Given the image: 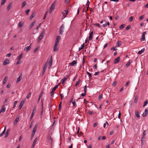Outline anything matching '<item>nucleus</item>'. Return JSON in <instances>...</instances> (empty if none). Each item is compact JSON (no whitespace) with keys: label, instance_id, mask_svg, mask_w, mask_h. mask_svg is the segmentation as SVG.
<instances>
[{"label":"nucleus","instance_id":"f257e3e1","mask_svg":"<svg viewBox=\"0 0 148 148\" xmlns=\"http://www.w3.org/2000/svg\"><path fill=\"white\" fill-rule=\"evenodd\" d=\"M38 124L37 123L35 125L33 131H32L31 136V139L32 140L33 137H34L37 128H38Z\"/></svg>","mask_w":148,"mask_h":148},{"label":"nucleus","instance_id":"f03ea898","mask_svg":"<svg viewBox=\"0 0 148 148\" xmlns=\"http://www.w3.org/2000/svg\"><path fill=\"white\" fill-rule=\"evenodd\" d=\"M36 107H34V108L32 111V112L31 116L30 118V120H31L32 119V118L33 117V116L34 115V114L36 113Z\"/></svg>","mask_w":148,"mask_h":148},{"label":"nucleus","instance_id":"7ed1b4c3","mask_svg":"<svg viewBox=\"0 0 148 148\" xmlns=\"http://www.w3.org/2000/svg\"><path fill=\"white\" fill-rule=\"evenodd\" d=\"M148 113V108H147L145 109V112L143 113L142 115L143 117H145L146 116Z\"/></svg>","mask_w":148,"mask_h":148},{"label":"nucleus","instance_id":"20e7f679","mask_svg":"<svg viewBox=\"0 0 148 148\" xmlns=\"http://www.w3.org/2000/svg\"><path fill=\"white\" fill-rule=\"evenodd\" d=\"M19 118H20V116L19 115H18L16 116V118L15 119V120H14V125H16L17 124V122L19 121Z\"/></svg>","mask_w":148,"mask_h":148},{"label":"nucleus","instance_id":"39448f33","mask_svg":"<svg viewBox=\"0 0 148 148\" xmlns=\"http://www.w3.org/2000/svg\"><path fill=\"white\" fill-rule=\"evenodd\" d=\"M47 62L44 65V66L43 67V69L42 70V73H43V74L44 73L45 71V70L47 68Z\"/></svg>","mask_w":148,"mask_h":148},{"label":"nucleus","instance_id":"423d86ee","mask_svg":"<svg viewBox=\"0 0 148 148\" xmlns=\"http://www.w3.org/2000/svg\"><path fill=\"white\" fill-rule=\"evenodd\" d=\"M24 103H25V101H21V103L19 104V106L18 107V108H19V110H20L21 108L24 105Z\"/></svg>","mask_w":148,"mask_h":148},{"label":"nucleus","instance_id":"0eeeda50","mask_svg":"<svg viewBox=\"0 0 148 148\" xmlns=\"http://www.w3.org/2000/svg\"><path fill=\"white\" fill-rule=\"evenodd\" d=\"M135 115L136 117L137 118H140V116L139 114V111L138 110H136L135 111Z\"/></svg>","mask_w":148,"mask_h":148},{"label":"nucleus","instance_id":"6e6552de","mask_svg":"<svg viewBox=\"0 0 148 148\" xmlns=\"http://www.w3.org/2000/svg\"><path fill=\"white\" fill-rule=\"evenodd\" d=\"M10 129H8V130H7L5 134V138H6L7 137L9 132H10Z\"/></svg>","mask_w":148,"mask_h":148},{"label":"nucleus","instance_id":"1a4fd4ad","mask_svg":"<svg viewBox=\"0 0 148 148\" xmlns=\"http://www.w3.org/2000/svg\"><path fill=\"white\" fill-rule=\"evenodd\" d=\"M52 63V56H51V58L50 59V60H49V68H50V67L51 66Z\"/></svg>","mask_w":148,"mask_h":148},{"label":"nucleus","instance_id":"9d476101","mask_svg":"<svg viewBox=\"0 0 148 148\" xmlns=\"http://www.w3.org/2000/svg\"><path fill=\"white\" fill-rule=\"evenodd\" d=\"M77 64V61L76 60H73L71 63H70L69 65L72 66H74Z\"/></svg>","mask_w":148,"mask_h":148},{"label":"nucleus","instance_id":"9b49d317","mask_svg":"<svg viewBox=\"0 0 148 148\" xmlns=\"http://www.w3.org/2000/svg\"><path fill=\"white\" fill-rule=\"evenodd\" d=\"M120 57H119L116 59H115L114 61V64H116L118 62H119L120 61Z\"/></svg>","mask_w":148,"mask_h":148},{"label":"nucleus","instance_id":"f8f14e48","mask_svg":"<svg viewBox=\"0 0 148 148\" xmlns=\"http://www.w3.org/2000/svg\"><path fill=\"white\" fill-rule=\"evenodd\" d=\"M9 60L7 59H6L5 61H4L3 63V64L4 65H5L8 64H9Z\"/></svg>","mask_w":148,"mask_h":148},{"label":"nucleus","instance_id":"ddd939ff","mask_svg":"<svg viewBox=\"0 0 148 148\" xmlns=\"http://www.w3.org/2000/svg\"><path fill=\"white\" fill-rule=\"evenodd\" d=\"M36 22L35 21H33L29 26V29H31L34 26Z\"/></svg>","mask_w":148,"mask_h":148},{"label":"nucleus","instance_id":"4468645a","mask_svg":"<svg viewBox=\"0 0 148 148\" xmlns=\"http://www.w3.org/2000/svg\"><path fill=\"white\" fill-rule=\"evenodd\" d=\"M12 6V3L11 2L8 5V6L7 7V10L8 11L9 10H10V9L11 8Z\"/></svg>","mask_w":148,"mask_h":148},{"label":"nucleus","instance_id":"2eb2a0df","mask_svg":"<svg viewBox=\"0 0 148 148\" xmlns=\"http://www.w3.org/2000/svg\"><path fill=\"white\" fill-rule=\"evenodd\" d=\"M67 77H65L62 79L61 81L62 82V83L63 84H64L65 81L66 80Z\"/></svg>","mask_w":148,"mask_h":148},{"label":"nucleus","instance_id":"dca6fc26","mask_svg":"<svg viewBox=\"0 0 148 148\" xmlns=\"http://www.w3.org/2000/svg\"><path fill=\"white\" fill-rule=\"evenodd\" d=\"M31 45H30L28 47H25L24 49V50L25 51L27 52L30 50V47Z\"/></svg>","mask_w":148,"mask_h":148},{"label":"nucleus","instance_id":"f3484780","mask_svg":"<svg viewBox=\"0 0 148 148\" xmlns=\"http://www.w3.org/2000/svg\"><path fill=\"white\" fill-rule=\"evenodd\" d=\"M55 6V2L53 3L51 5L50 7V9L51 10H53L54 9V7Z\"/></svg>","mask_w":148,"mask_h":148},{"label":"nucleus","instance_id":"a211bd4d","mask_svg":"<svg viewBox=\"0 0 148 148\" xmlns=\"http://www.w3.org/2000/svg\"><path fill=\"white\" fill-rule=\"evenodd\" d=\"M24 23L22 22H20L18 25V27L19 28H21L23 25Z\"/></svg>","mask_w":148,"mask_h":148},{"label":"nucleus","instance_id":"6ab92c4d","mask_svg":"<svg viewBox=\"0 0 148 148\" xmlns=\"http://www.w3.org/2000/svg\"><path fill=\"white\" fill-rule=\"evenodd\" d=\"M61 37L60 36H57V37L56 38V41L57 42H58L59 43L60 40L61 39Z\"/></svg>","mask_w":148,"mask_h":148},{"label":"nucleus","instance_id":"aec40b11","mask_svg":"<svg viewBox=\"0 0 148 148\" xmlns=\"http://www.w3.org/2000/svg\"><path fill=\"white\" fill-rule=\"evenodd\" d=\"M5 108L4 107V105H3L2 106L1 109V111L2 112H4L5 111Z\"/></svg>","mask_w":148,"mask_h":148},{"label":"nucleus","instance_id":"412c9836","mask_svg":"<svg viewBox=\"0 0 148 148\" xmlns=\"http://www.w3.org/2000/svg\"><path fill=\"white\" fill-rule=\"evenodd\" d=\"M43 94V92L42 91L41 92L40 94V95L39 96V97H38V103L39 102L40 99V98L41 97V96H42V95Z\"/></svg>","mask_w":148,"mask_h":148},{"label":"nucleus","instance_id":"4be33fe9","mask_svg":"<svg viewBox=\"0 0 148 148\" xmlns=\"http://www.w3.org/2000/svg\"><path fill=\"white\" fill-rule=\"evenodd\" d=\"M27 4L26 1H24L22 3L21 5V7L22 8H23Z\"/></svg>","mask_w":148,"mask_h":148},{"label":"nucleus","instance_id":"5701e85b","mask_svg":"<svg viewBox=\"0 0 148 148\" xmlns=\"http://www.w3.org/2000/svg\"><path fill=\"white\" fill-rule=\"evenodd\" d=\"M35 15V12H33L32 14L30 15L29 17L30 19H32L33 18H34Z\"/></svg>","mask_w":148,"mask_h":148},{"label":"nucleus","instance_id":"b1692460","mask_svg":"<svg viewBox=\"0 0 148 148\" xmlns=\"http://www.w3.org/2000/svg\"><path fill=\"white\" fill-rule=\"evenodd\" d=\"M22 76V74H21L19 77L17 78V80L16 81V83H18V82H19L21 80V78Z\"/></svg>","mask_w":148,"mask_h":148},{"label":"nucleus","instance_id":"393cba45","mask_svg":"<svg viewBox=\"0 0 148 148\" xmlns=\"http://www.w3.org/2000/svg\"><path fill=\"white\" fill-rule=\"evenodd\" d=\"M8 79V77H4L3 81V84H5L7 82Z\"/></svg>","mask_w":148,"mask_h":148},{"label":"nucleus","instance_id":"a878e982","mask_svg":"<svg viewBox=\"0 0 148 148\" xmlns=\"http://www.w3.org/2000/svg\"><path fill=\"white\" fill-rule=\"evenodd\" d=\"M138 97L137 95H136V96L134 100V102L135 103H136L138 101Z\"/></svg>","mask_w":148,"mask_h":148},{"label":"nucleus","instance_id":"bb28decb","mask_svg":"<svg viewBox=\"0 0 148 148\" xmlns=\"http://www.w3.org/2000/svg\"><path fill=\"white\" fill-rule=\"evenodd\" d=\"M145 39V36L144 35H142V37L140 38V41H144Z\"/></svg>","mask_w":148,"mask_h":148},{"label":"nucleus","instance_id":"cd10ccee","mask_svg":"<svg viewBox=\"0 0 148 148\" xmlns=\"http://www.w3.org/2000/svg\"><path fill=\"white\" fill-rule=\"evenodd\" d=\"M22 55L23 53H22L21 54H20L18 57L17 58V60H20L22 57Z\"/></svg>","mask_w":148,"mask_h":148},{"label":"nucleus","instance_id":"c85d7f7f","mask_svg":"<svg viewBox=\"0 0 148 148\" xmlns=\"http://www.w3.org/2000/svg\"><path fill=\"white\" fill-rule=\"evenodd\" d=\"M148 103V100H146L144 103V105L143 106V107L146 106Z\"/></svg>","mask_w":148,"mask_h":148},{"label":"nucleus","instance_id":"c756f323","mask_svg":"<svg viewBox=\"0 0 148 148\" xmlns=\"http://www.w3.org/2000/svg\"><path fill=\"white\" fill-rule=\"evenodd\" d=\"M86 73L88 75L89 79H92V76L91 74H90L89 72H87Z\"/></svg>","mask_w":148,"mask_h":148},{"label":"nucleus","instance_id":"7c9ffc66","mask_svg":"<svg viewBox=\"0 0 148 148\" xmlns=\"http://www.w3.org/2000/svg\"><path fill=\"white\" fill-rule=\"evenodd\" d=\"M45 34V31L44 30L40 34V36H41V37H43L44 36V34Z\"/></svg>","mask_w":148,"mask_h":148},{"label":"nucleus","instance_id":"2f4dec72","mask_svg":"<svg viewBox=\"0 0 148 148\" xmlns=\"http://www.w3.org/2000/svg\"><path fill=\"white\" fill-rule=\"evenodd\" d=\"M132 62V61L130 60L126 64V66L127 67H128Z\"/></svg>","mask_w":148,"mask_h":148},{"label":"nucleus","instance_id":"473e14b6","mask_svg":"<svg viewBox=\"0 0 148 148\" xmlns=\"http://www.w3.org/2000/svg\"><path fill=\"white\" fill-rule=\"evenodd\" d=\"M125 25L124 24H123L121 25L119 27L120 29H123L125 27Z\"/></svg>","mask_w":148,"mask_h":148},{"label":"nucleus","instance_id":"72a5a7b5","mask_svg":"<svg viewBox=\"0 0 148 148\" xmlns=\"http://www.w3.org/2000/svg\"><path fill=\"white\" fill-rule=\"evenodd\" d=\"M58 50V48L57 47V46H54L53 47V51L54 52L56 51H57Z\"/></svg>","mask_w":148,"mask_h":148},{"label":"nucleus","instance_id":"f704fd0d","mask_svg":"<svg viewBox=\"0 0 148 148\" xmlns=\"http://www.w3.org/2000/svg\"><path fill=\"white\" fill-rule=\"evenodd\" d=\"M59 85V84L57 85L54 87L52 89V90H53V91H55L56 90V88L58 87Z\"/></svg>","mask_w":148,"mask_h":148},{"label":"nucleus","instance_id":"c9c22d12","mask_svg":"<svg viewBox=\"0 0 148 148\" xmlns=\"http://www.w3.org/2000/svg\"><path fill=\"white\" fill-rule=\"evenodd\" d=\"M81 47H80L79 48V51H80L82 49H83V48H84V44H83L82 45H81Z\"/></svg>","mask_w":148,"mask_h":148},{"label":"nucleus","instance_id":"e433bc0d","mask_svg":"<svg viewBox=\"0 0 148 148\" xmlns=\"http://www.w3.org/2000/svg\"><path fill=\"white\" fill-rule=\"evenodd\" d=\"M145 50V49L143 48L141 50L139 51L138 52V53L139 54H141Z\"/></svg>","mask_w":148,"mask_h":148},{"label":"nucleus","instance_id":"4c0bfd02","mask_svg":"<svg viewBox=\"0 0 148 148\" xmlns=\"http://www.w3.org/2000/svg\"><path fill=\"white\" fill-rule=\"evenodd\" d=\"M62 103V102H60L59 104L58 109L59 111H60L61 109Z\"/></svg>","mask_w":148,"mask_h":148},{"label":"nucleus","instance_id":"58836bf2","mask_svg":"<svg viewBox=\"0 0 148 148\" xmlns=\"http://www.w3.org/2000/svg\"><path fill=\"white\" fill-rule=\"evenodd\" d=\"M121 41H118L116 43V45L119 47L120 46H121Z\"/></svg>","mask_w":148,"mask_h":148},{"label":"nucleus","instance_id":"ea45409f","mask_svg":"<svg viewBox=\"0 0 148 148\" xmlns=\"http://www.w3.org/2000/svg\"><path fill=\"white\" fill-rule=\"evenodd\" d=\"M144 18V15H142L141 16H140L139 18V20L140 21L142 20Z\"/></svg>","mask_w":148,"mask_h":148},{"label":"nucleus","instance_id":"a19ab883","mask_svg":"<svg viewBox=\"0 0 148 148\" xmlns=\"http://www.w3.org/2000/svg\"><path fill=\"white\" fill-rule=\"evenodd\" d=\"M81 82V81L80 79H79V80L76 83V84L75 86H77Z\"/></svg>","mask_w":148,"mask_h":148},{"label":"nucleus","instance_id":"79ce46f5","mask_svg":"<svg viewBox=\"0 0 148 148\" xmlns=\"http://www.w3.org/2000/svg\"><path fill=\"white\" fill-rule=\"evenodd\" d=\"M39 49V47H36L35 49L34 50L33 52L35 53L37 51H38Z\"/></svg>","mask_w":148,"mask_h":148},{"label":"nucleus","instance_id":"37998d69","mask_svg":"<svg viewBox=\"0 0 148 148\" xmlns=\"http://www.w3.org/2000/svg\"><path fill=\"white\" fill-rule=\"evenodd\" d=\"M31 92H29L28 93V95H27V96L26 97V98L27 99H29V97H30V96L31 95Z\"/></svg>","mask_w":148,"mask_h":148},{"label":"nucleus","instance_id":"c03bdc74","mask_svg":"<svg viewBox=\"0 0 148 148\" xmlns=\"http://www.w3.org/2000/svg\"><path fill=\"white\" fill-rule=\"evenodd\" d=\"M54 91H53V90H52V91L51 92V96L52 97H53L54 96Z\"/></svg>","mask_w":148,"mask_h":148},{"label":"nucleus","instance_id":"a18cd8bd","mask_svg":"<svg viewBox=\"0 0 148 148\" xmlns=\"http://www.w3.org/2000/svg\"><path fill=\"white\" fill-rule=\"evenodd\" d=\"M30 9H28L25 11V12L27 15H28V14L30 12Z\"/></svg>","mask_w":148,"mask_h":148},{"label":"nucleus","instance_id":"49530a36","mask_svg":"<svg viewBox=\"0 0 148 148\" xmlns=\"http://www.w3.org/2000/svg\"><path fill=\"white\" fill-rule=\"evenodd\" d=\"M131 28V25H129L128 26H127L126 27V30H129L130 28Z\"/></svg>","mask_w":148,"mask_h":148},{"label":"nucleus","instance_id":"de8ad7c7","mask_svg":"<svg viewBox=\"0 0 148 148\" xmlns=\"http://www.w3.org/2000/svg\"><path fill=\"white\" fill-rule=\"evenodd\" d=\"M93 35H90L89 37V39L90 40H91L93 38Z\"/></svg>","mask_w":148,"mask_h":148},{"label":"nucleus","instance_id":"09e8293b","mask_svg":"<svg viewBox=\"0 0 148 148\" xmlns=\"http://www.w3.org/2000/svg\"><path fill=\"white\" fill-rule=\"evenodd\" d=\"M17 101H15L14 102V106L13 107V108H14V107L16 106L17 104Z\"/></svg>","mask_w":148,"mask_h":148},{"label":"nucleus","instance_id":"8fccbe9b","mask_svg":"<svg viewBox=\"0 0 148 148\" xmlns=\"http://www.w3.org/2000/svg\"><path fill=\"white\" fill-rule=\"evenodd\" d=\"M134 17L133 16H131L129 20V21L131 22L133 20Z\"/></svg>","mask_w":148,"mask_h":148},{"label":"nucleus","instance_id":"3c124183","mask_svg":"<svg viewBox=\"0 0 148 148\" xmlns=\"http://www.w3.org/2000/svg\"><path fill=\"white\" fill-rule=\"evenodd\" d=\"M63 31L62 29H59V33L60 35H62V34Z\"/></svg>","mask_w":148,"mask_h":148},{"label":"nucleus","instance_id":"603ef678","mask_svg":"<svg viewBox=\"0 0 148 148\" xmlns=\"http://www.w3.org/2000/svg\"><path fill=\"white\" fill-rule=\"evenodd\" d=\"M102 94H100L99 97V100H101L102 98Z\"/></svg>","mask_w":148,"mask_h":148},{"label":"nucleus","instance_id":"864d4df0","mask_svg":"<svg viewBox=\"0 0 148 148\" xmlns=\"http://www.w3.org/2000/svg\"><path fill=\"white\" fill-rule=\"evenodd\" d=\"M94 25L95 26H98L99 28H100L101 27V26L100 25H99V23H95L94 24Z\"/></svg>","mask_w":148,"mask_h":148},{"label":"nucleus","instance_id":"5fc2aeb1","mask_svg":"<svg viewBox=\"0 0 148 148\" xmlns=\"http://www.w3.org/2000/svg\"><path fill=\"white\" fill-rule=\"evenodd\" d=\"M6 0H2L1 1V5L3 4L5 2Z\"/></svg>","mask_w":148,"mask_h":148},{"label":"nucleus","instance_id":"6e6d98bb","mask_svg":"<svg viewBox=\"0 0 148 148\" xmlns=\"http://www.w3.org/2000/svg\"><path fill=\"white\" fill-rule=\"evenodd\" d=\"M98 124L97 122L95 123L93 125V127H96L98 125Z\"/></svg>","mask_w":148,"mask_h":148},{"label":"nucleus","instance_id":"4d7b16f0","mask_svg":"<svg viewBox=\"0 0 148 148\" xmlns=\"http://www.w3.org/2000/svg\"><path fill=\"white\" fill-rule=\"evenodd\" d=\"M117 83V82L116 81H114L112 84V86H115Z\"/></svg>","mask_w":148,"mask_h":148},{"label":"nucleus","instance_id":"13d9d810","mask_svg":"<svg viewBox=\"0 0 148 148\" xmlns=\"http://www.w3.org/2000/svg\"><path fill=\"white\" fill-rule=\"evenodd\" d=\"M5 131H6V126H5L4 129V130L1 133L3 135L5 134Z\"/></svg>","mask_w":148,"mask_h":148},{"label":"nucleus","instance_id":"bf43d9fd","mask_svg":"<svg viewBox=\"0 0 148 148\" xmlns=\"http://www.w3.org/2000/svg\"><path fill=\"white\" fill-rule=\"evenodd\" d=\"M11 84L10 83H8L6 87L7 88H9L11 86Z\"/></svg>","mask_w":148,"mask_h":148},{"label":"nucleus","instance_id":"052dcab7","mask_svg":"<svg viewBox=\"0 0 148 148\" xmlns=\"http://www.w3.org/2000/svg\"><path fill=\"white\" fill-rule=\"evenodd\" d=\"M48 139H50L51 140V141L52 142V139L51 136H48Z\"/></svg>","mask_w":148,"mask_h":148},{"label":"nucleus","instance_id":"680f3d73","mask_svg":"<svg viewBox=\"0 0 148 148\" xmlns=\"http://www.w3.org/2000/svg\"><path fill=\"white\" fill-rule=\"evenodd\" d=\"M72 104L75 107L77 106V104H76L75 102V101L73 102Z\"/></svg>","mask_w":148,"mask_h":148},{"label":"nucleus","instance_id":"e2e57ef3","mask_svg":"<svg viewBox=\"0 0 148 148\" xmlns=\"http://www.w3.org/2000/svg\"><path fill=\"white\" fill-rule=\"evenodd\" d=\"M41 23H40L39 25L36 27V30H38V29L39 28V27H40V25H41Z\"/></svg>","mask_w":148,"mask_h":148},{"label":"nucleus","instance_id":"0e129e2a","mask_svg":"<svg viewBox=\"0 0 148 148\" xmlns=\"http://www.w3.org/2000/svg\"><path fill=\"white\" fill-rule=\"evenodd\" d=\"M121 114L120 112V111H119V114L118 116V117L119 119H121Z\"/></svg>","mask_w":148,"mask_h":148},{"label":"nucleus","instance_id":"69168bd1","mask_svg":"<svg viewBox=\"0 0 148 148\" xmlns=\"http://www.w3.org/2000/svg\"><path fill=\"white\" fill-rule=\"evenodd\" d=\"M99 73L100 72L99 71L97 72H95L94 75H98L99 74Z\"/></svg>","mask_w":148,"mask_h":148},{"label":"nucleus","instance_id":"338daca9","mask_svg":"<svg viewBox=\"0 0 148 148\" xmlns=\"http://www.w3.org/2000/svg\"><path fill=\"white\" fill-rule=\"evenodd\" d=\"M105 23H106L105 24H103V27H106L107 25V22H106Z\"/></svg>","mask_w":148,"mask_h":148},{"label":"nucleus","instance_id":"774afa93","mask_svg":"<svg viewBox=\"0 0 148 148\" xmlns=\"http://www.w3.org/2000/svg\"><path fill=\"white\" fill-rule=\"evenodd\" d=\"M64 12H65V14H66L65 15H66L68 13V10H65L64 11Z\"/></svg>","mask_w":148,"mask_h":148}]
</instances>
